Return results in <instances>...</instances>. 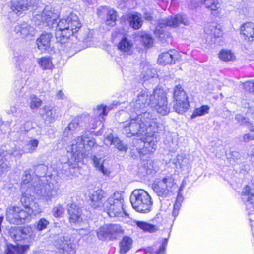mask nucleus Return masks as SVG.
Listing matches in <instances>:
<instances>
[{"mask_svg": "<svg viewBox=\"0 0 254 254\" xmlns=\"http://www.w3.org/2000/svg\"><path fill=\"white\" fill-rule=\"evenodd\" d=\"M179 58L178 53L175 50L162 53L159 55L158 62L159 64L166 65L175 63L176 60Z\"/></svg>", "mask_w": 254, "mask_h": 254, "instance_id": "5701e85b", "label": "nucleus"}, {"mask_svg": "<svg viewBox=\"0 0 254 254\" xmlns=\"http://www.w3.org/2000/svg\"><path fill=\"white\" fill-rule=\"evenodd\" d=\"M56 97L58 99H63L64 98L65 95H64V93L62 91L60 90L57 93Z\"/></svg>", "mask_w": 254, "mask_h": 254, "instance_id": "e2e57ef3", "label": "nucleus"}, {"mask_svg": "<svg viewBox=\"0 0 254 254\" xmlns=\"http://www.w3.org/2000/svg\"><path fill=\"white\" fill-rule=\"evenodd\" d=\"M21 192L22 195L20 201L22 204L26 209L34 208V209L39 210L38 205L34 202V196L32 195V193H33V195L35 194L38 197H40L41 199L43 200L41 196H38L33 191L30 190H25L24 192Z\"/></svg>", "mask_w": 254, "mask_h": 254, "instance_id": "6ab92c4d", "label": "nucleus"}, {"mask_svg": "<svg viewBox=\"0 0 254 254\" xmlns=\"http://www.w3.org/2000/svg\"><path fill=\"white\" fill-rule=\"evenodd\" d=\"M75 143L72 142L71 146L67 148L68 152H70L72 157L67 162L63 163L60 170L62 174L70 177L75 172L78 166V163L85 157L84 150L89 151L96 145L95 139L83 134L77 137L75 140Z\"/></svg>", "mask_w": 254, "mask_h": 254, "instance_id": "20e7f679", "label": "nucleus"}, {"mask_svg": "<svg viewBox=\"0 0 254 254\" xmlns=\"http://www.w3.org/2000/svg\"><path fill=\"white\" fill-rule=\"evenodd\" d=\"M13 31L22 38H31L36 34L35 28L26 22L16 25Z\"/></svg>", "mask_w": 254, "mask_h": 254, "instance_id": "f3484780", "label": "nucleus"}, {"mask_svg": "<svg viewBox=\"0 0 254 254\" xmlns=\"http://www.w3.org/2000/svg\"><path fill=\"white\" fill-rule=\"evenodd\" d=\"M173 98L174 99H188L186 92L180 84L176 85L174 87Z\"/></svg>", "mask_w": 254, "mask_h": 254, "instance_id": "4c0bfd02", "label": "nucleus"}, {"mask_svg": "<svg viewBox=\"0 0 254 254\" xmlns=\"http://www.w3.org/2000/svg\"><path fill=\"white\" fill-rule=\"evenodd\" d=\"M129 22L130 25L134 29H139L142 25V20L140 15L138 14L131 15L129 18Z\"/></svg>", "mask_w": 254, "mask_h": 254, "instance_id": "58836bf2", "label": "nucleus"}, {"mask_svg": "<svg viewBox=\"0 0 254 254\" xmlns=\"http://www.w3.org/2000/svg\"><path fill=\"white\" fill-rule=\"evenodd\" d=\"M111 109L108 106L103 105H98L96 109H94L95 116H98L97 119H94L93 123L90 125L91 129H94L97 128L98 125L101 124L104 120V116L107 115L109 111Z\"/></svg>", "mask_w": 254, "mask_h": 254, "instance_id": "aec40b11", "label": "nucleus"}, {"mask_svg": "<svg viewBox=\"0 0 254 254\" xmlns=\"http://www.w3.org/2000/svg\"><path fill=\"white\" fill-rule=\"evenodd\" d=\"M181 188H180L179 189V191L178 193V195H177L176 200V202H178L180 203H182V202L183 200V197L182 194L181 193Z\"/></svg>", "mask_w": 254, "mask_h": 254, "instance_id": "052dcab7", "label": "nucleus"}, {"mask_svg": "<svg viewBox=\"0 0 254 254\" xmlns=\"http://www.w3.org/2000/svg\"><path fill=\"white\" fill-rule=\"evenodd\" d=\"M32 173L33 171L30 169L24 171L22 177L21 191L32 190L41 196L43 200L47 202L51 201L57 194L58 187L52 181L50 177H41L40 179Z\"/></svg>", "mask_w": 254, "mask_h": 254, "instance_id": "7ed1b4c3", "label": "nucleus"}, {"mask_svg": "<svg viewBox=\"0 0 254 254\" xmlns=\"http://www.w3.org/2000/svg\"><path fill=\"white\" fill-rule=\"evenodd\" d=\"M7 113L8 114H16L17 115H21L22 111L18 108H17L16 106H12L10 107V109L6 111Z\"/></svg>", "mask_w": 254, "mask_h": 254, "instance_id": "5fc2aeb1", "label": "nucleus"}, {"mask_svg": "<svg viewBox=\"0 0 254 254\" xmlns=\"http://www.w3.org/2000/svg\"><path fill=\"white\" fill-rule=\"evenodd\" d=\"M64 212V208L62 205H58L53 209V215L55 217L61 216Z\"/></svg>", "mask_w": 254, "mask_h": 254, "instance_id": "3c124183", "label": "nucleus"}, {"mask_svg": "<svg viewBox=\"0 0 254 254\" xmlns=\"http://www.w3.org/2000/svg\"><path fill=\"white\" fill-rule=\"evenodd\" d=\"M181 206V203L175 202L174 205V209L179 210Z\"/></svg>", "mask_w": 254, "mask_h": 254, "instance_id": "338daca9", "label": "nucleus"}, {"mask_svg": "<svg viewBox=\"0 0 254 254\" xmlns=\"http://www.w3.org/2000/svg\"><path fill=\"white\" fill-rule=\"evenodd\" d=\"M251 140H253L251 134H246L243 136V140L245 142H248Z\"/></svg>", "mask_w": 254, "mask_h": 254, "instance_id": "680f3d73", "label": "nucleus"}, {"mask_svg": "<svg viewBox=\"0 0 254 254\" xmlns=\"http://www.w3.org/2000/svg\"><path fill=\"white\" fill-rule=\"evenodd\" d=\"M168 244V239L167 238H163L162 240L161 245L160 246V248H161V250H164L165 252L166 247Z\"/></svg>", "mask_w": 254, "mask_h": 254, "instance_id": "bf43d9fd", "label": "nucleus"}, {"mask_svg": "<svg viewBox=\"0 0 254 254\" xmlns=\"http://www.w3.org/2000/svg\"><path fill=\"white\" fill-rule=\"evenodd\" d=\"M181 24L185 26H189L190 24V21L184 15L177 14L170 16L159 21L154 33L163 42L165 38L170 36L169 32L168 31L169 29L171 27H177Z\"/></svg>", "mask_w": 254, "mask_h": 254, "instance_id": "39448f33", "label": "nucleus"}, {"mask_svg": "<svg viewBox=\"0 0 254 254\" xmlns=\"http://www.w3.org/2000/svg\"><path fill=\"white\" fill-rule=\"evenodd\" d=\"M153 99L151 102V107L159 114L165 116L170 112L166 95L164 90L156 88L153 93Z\"/></svg>", "mask_w": 254, "mask_h": 254, "instance_id": "1a4fd4ad", "label": "nucleus"}, {"mask_svg": "<svg viewBox=\"0 0 254 254\" xmlns=\"http://www.w3.org/2000/svg\"><path fill=\"white\" fill-rule=\"evenodd\" d=\"M142 42L145 47H150L153 44L152 38L148 34H143L141 36Z\"/></svg>", "mask_w": 254, "mask_h": 254, "instance_id": "603ef678", "label": "nucleus"}, {"mask_svg": "<svg viewBox=\"0 0 254 254\" xmlns=\"http://www.w3.org/2000/svg\"><path fill=\"white\" fill-rule=\"evenodd\" d=\"M210 107L208 105H202L199 108L195 109L191 116V119H194L197 116H203L208 113Z\"/></svg>", "mask_w": 254, "mask_h": 254, "instance_id": "ea45409f", "label": "nucleus"}, {"mask_svg": "<svg viewBox=\"0 0 254 254\" xmlns=\"http://www.w3.org/2000/svg\"><path fill=\"white\" fill-rule=\"evenodd\" d=\"M33 254H48L45 252L36 251V252H34Z\"/></svg>", "mask_w": 254, "mask_h": 254, "instance_id": "774afa93", "label": "nucleus"}, {"mask_svg": "<svg viewBox=\"0 0 254 254\" xmlns=\"http://www.w3.org/2000/svg\"><path fill=\"white\" fill-rule=\"evenodd\" d=\"M27 209V210L26 211L22 209V208L20 207V211L19 212L18 217H17L19 221L18 223H15L16 225H20L26 222L30 221L31 215L34 214L35 215L40 212V210L34 209V208Z\"/></svg>", "mask_w": 254, "mask_h": 254, "instance_id": "a878e982", "label": "nucleus"}, {"mask_svg": "<svg viewBox=\"0 0 254 254\" xmlns=\"http://www.w3.org/2000/svg\"><path fill=\"white\" fill-rule=\"evenodd\" d=\"M30 107L32 109H37L40 107L42 104V101L36 96L32 94L30 96Z\"/></svg>", "mask_w": 254, "mask_h": 254, "instance_id": "c03bdc74", "label": "nucleus"}, {"mask_svg": "<svg viewBox=\"0 0 254 254\" xmlns=\"http://www.w3.org/2000/svg\"><path fill=\"white\" fill-rule=\"evenodd\" d=\"M204 32L210 37L212 42L221 44L223 32L220 28L218 27L217 23L214 22L207 24L205 27Z\"/></svg>", "mask_w": 254, "mask_h": 254, "instance_id": "dca6fc26", "label": "nucleus"}, {"mask_svg": "<svg viewBox=\"0 0 254 254\" xmlns=\"http://www.w3.org/2000/svg\"><path fill=\"white\" fill-rule=\"evenodd\" d=\"M230 155L231 158L233 159L234 160H238L240 157L239 153L236 151H232Z\"/></svg>", "mask_w": 254, "mask_h": 254, "instance_id": "13d9d810", "label": "nucleus"}, {"mask_svg": "<svg viewBox=\"0 0 254 254\" xmlns=\"http://www.w3.org/2000/svg\"><path fill=\"white\" fill-rule=\"evenodd\" d=\"M175 187L174 179L170 176L158 179L153 185L154 192L160 198H166L170 195Z\"/></svg>", "mask_w": 254, "mask_h": 254, "instance_id": "9d476101", "label": "nucleus"}, {"mask_svg": "<svg viewBox=\"0 0 254 254\" xmlns=\"http://www.w3.org/2000/svg\"><path fill=\"white\" fill-rule=\"evenodd\" d=\"M251 131H254V127L253 125L250 123L249 120L248 122L244 125Z\"/></svg>", "mask_w": 254, "mask_h": 254, "instance_id": "0e129e2a", "label": "nucleus"}, {"mask_svg": "<svg viewBox=\"0 0 254 254\" xmlns=\"http://www.w3.org/2000/svg\"><path fill=\"white\" fill-rule=\"evenodd\" d=\"M29 249V245H11L8 247L5 254H25Z\"/></svg>", "mask_w": 254, "mask_h": 254, "instance_id": "2f4dec72", "label": "nucleus"}, {"mask_svg": "<svg viewBox=\"0 0 254 254\" xmlns=\"http://www.w3.org/2000/svg\"><path fill=\"white\" fill-rule=\"evenodd\" d=\"M31 8L33 11L32 20L36 24L46 23V26L49 29L55 28V37L59 49L64 51L69 48L71 45L69 42V37L81 27L78 16L71 13L67 18H63L57 22L58 12H53L50 7H45L43 3H37L36 0L14 1L11 3V10L17 16Z\"/></svg>", "mask_w": 254, "mask_h": 254, "instance_id": "f257e3e1", "label": "nucleus"}, {"mask_svg": "<svg viewBox=\"0 0 254 254\" xmlns=\"http://www.w3.org/2000/svg\"><path fill=\"white\" fill-rule=\"evenodd\" d=\"M14 60L17 68L21 71L30 73L32 69V64L28 57L14 51L13 53Z\"/></svg>", "mask_w": 254, "mask_h": 254, "instance_id": "2eb2a0df", "label": "nucleus"}, {"mask_svg": "<svg viewBox=\"0 0 254 254\" xmlns=\"http://www.w3.org/2000/svg\"><path fill=\"white\" fill-rule=\"evenodd\" d=\"M96 233L100 240L113 241L123 235L124 230L119 224H108L100 227Z\"/></svg>", "mask_w": 254, "mask_h": 254, "instance_id": "6e6552de", "label": "nucleus"}, {"mask_svg": "<svg viewBox=\"0 0 254 254\" xmlns=\"http://www.w3.org/2000/svg\"><path fill=\"white\" fill-rule=\"evenodd\" d=\"M9 234L16 242L31 243L35 239L36 232L32 227L27 226L21 228H11L9 230Z\"/></svg>", "mask_w": 254, "mask_h": 254, "instance_id": "9b49d317", "label": "nucleus"}, {"mask_svg": "<svg viewBox=\"0 0 254 254\" xmlns=\"http://www.w3.org/2000/svg\"><path fill=\"white\" fill-rule=\"evenodd\" d=\"M37 62L40 67L44 70L50 69L52 66V62L49 58L42 57L39 58Z\"/></svg>", "mask_w": 254, "mask_h": 254, "instance_id": "79ce46f5", "label": "nucleus"}, {"mask_svg": "<svg viewBox=\"0 0 254 254\" xmlns=\"http://www.w3.org/2000/svg\"><path fill=\"white\" fill-rule=\"evenodd\" d=\"M14 147H12L11 149L8 150L7 154L13 155L15 157L19 158L23 154L24 151L19 147L16 146L14 144Z\"/></svg>", "mask_w": 254, "mask_h": 254, "instance_id": "8fccbe9b", "label": "nucleus"}, {"mask_svg": "<svg viewBox=\"0 0 254 254\" xmlns=\"http://www.w3.org/2000/svg\"><path fill=\"white\" fill-rule=\"evenodd\" d=\"M47 169V166L43 164L34 166L35 176H37V177H39L40 179H41V177H45L44 175L46 174ZM49 177L51 178L50 176Z\"/></svg>", "mask_w": 254, "mask_h": 254, "instance_id": "49530a36", "label": "nucleus"}, {"mask_svg": "<svg viewBox=\"0 0 254 254\" xmlns=\"http://www.w3.org/2000/svg\"><path fill=\"white\" fill-rule=\"evenodd\" d=\"M69 221L71 223H79L82 221V210L75 204H71L68 208Z\"/></svg>", "mask_w": 254, "mask_h": 254, "instance_id": "b1692460", "label": "nucleus"}, {"mask_svg": "<svg viewBox=\"0 0 254 254\" xmlns=\"http://www.w3.org/2000/svg\"><path fill=\"white\" fill-rule=\"evenodd\" d=\"M117 12L114 10H109L107 17V25L111 26H114L117 19Z\"/></svg>", "mask_w": 254, "mask_h": 254, "instance_id": "a18cd8bd", "label": "nucleus"}, {"mask_svg": "<svg viewBox=\"0 0 254 254\" xmlns=\"http://www.w3.org/2000/svg\"><path fill=\"white\" fill-rule=\"evenodd\" d=\"M106 192L103 190L98 189L90 193V205L94 209L103 208L104 204V199L106 197Z\"/></svg>", "mask_w": 254, "mask_h": 254, "instance_id": "a211bd4d", "label": "nucleus"}, {"mask_svg": "<svg viewBox=\"0 0 254 254\" xmlns=\"http://www.w3.org/2000/svg\"><path fill=\"white\" fill-rule=\"evenodd\" d=\"M203 2L206 7L211 11L216 10L221 6L218 0H203Z\"/></svg>", "mask_w": 254, "mask_h": 254, "instance_id": "37998d69", "label": "nucleus"}, {"mask_svg": "<svg viewBox=\"0 0 254 254\" xmlns=\"http://www.w3.org/2000/svg\"><path fill=\"white\" fill-rule=\"evenodd\" d=\"M179 211V210L173 209V210L172 212V215L175 218L178 215Z\"/></svg>", "mask_w": 254, "mask_h": 254, "instance_id": "69168bd1", "label": "nucleus"}, {"mask_svg": "<svg viewBox=\"0 0 254 254\" xmlns=\"http://www.w3.org/2000/svg\"><path fill=\"white\" fill-rule=\"evenodd\" d=\"M132 241L128 236H125L120 243V253L121 254H125L127 253L131 248Z\"/></svg>", "mask_w": 254, "mask_h": 254, "instance_id": "72a5a7b5", "label": "nucleus"}, {"mask_svg": "<svg viewBox=\"0 0 254 254\" xmlns=\"http://www.w3.org/2000/svg\"><path fill=\"white\" fill-rule=\"evenodd\" d=\"M175 102L174 104L173 108L174 110L180 114H182L188 110L190 107L189 102L188 99H174Z\"/></svg>", "mask_w": 254, "mask_h": 254, "instance_id": "c756f323", "label": "nucleus"}, {"mask_svg": "<svg viewBox=\"0 0 254 254\" xmlns=\"http://www.w3.org/2000/svg\"><path fill=\"white\" fill-rule=\"evenodd\" d=\"M135 223L138 227L144 231L153 233L158 230V228L156 226L145 222L136 221Z\"/></svg>", "mask_w": 254, "mask_h": 254, "instance_id": "e433bc0d", "label": "nucleus"}, {"mask_svg": "<svg viewBox=\"0 0 254 254\" xmlns=\"http://www.w3.org/2000/svg\"><path fill=\"white\" fill-rule=\"evenodd\" d=\"M92 160L95 167L101 172H102L104 175H109L110 172L108 169L106 168L103 166V163L105 161V159L102 157H99L94 155L93 156Z\"/></svg>", "mask_w": 254, "mask_h": 254, "instance_id": "473e14b6", "label": "nucleus"}, {"mask_svg": "<svg viewBox=\"0 0 254 254\" xmlns=\"http://www.w3.org/2000/svg\"><path fill=\"white\" fill-rule=\"evenodd\" d=\"M118 47L121 52L127 55H130L132 53L133 44L127 38H123L119 43Z\"/></svg>", "mask_w": 254, "mask_h": 254, "instance_id": "c85d7f7f", "label": "nucleus"}, {"mask_svg": "<svg viewBox=\"0 0 254 254\" xmlns=\"http://www.w3.org/2000/svg\"><path fill=\"white\" fill-rule=\"evenodd\" d=\"M39 144V141L36 139H31L25 145V149L28 153L34 152Z\"/></svg>", "mask_w": 254, "mask_h": 254, "instance_id": "de8ad7c7", "label": "nucleus"}, {"mask_svg": "<svg viewBox=\"0 0 254 254\" xmlns=\"http://www.w3.org/2000/svg\"><path fill=\"white\" fill-rule=\"evenodd\" d=\"M240 33L243 34L249 41H253L254 37V23L247 22L244 23L240 27Z\"/></svg>", "mask_w": 254, "mask_h": 254, "instance_id": "cd10ccee", "label": "nucleus"}, {"mask_svg": "<svg viewBox=\"0 0 254 254\" xmlns=\"http://www.w3.org/2000/svg\"><path fill=\"white\" fill-rule=\"evenodd\" d=\"M40 114L46 123L54 122L58 118L56 109L51 106H45L40 109Z\"/></svg>", "mask_w": 254, "mask_h": 254, "instance_id": "412c9836", "label": "nucleus"}, {"mask_svg": "<svg viewBox=\"0 0 254 254\" xmlns=\"http://www.w3.org/2000/svg\"><path fill=\"white\" fill-rule=\"evenodd\" d=\"M53 34L51 32H43L36 40L38 48L42 52H44L50 47Z\"/></svg>", "mask_w": 254, "mask_h": 254, "instance_id": "4be33fe9", "label": "nucleus"}, {"mask_svg": "<svg viewBox=\"0 0 254 254\" xmlns=\"http://www.w3.org/2000/svg\"><path fill=\"white\" fill-rule=\"evenodd\" d=\"M242 199L246 205H251L254 207V186L247 185L242 192Z\"/></svg>", "mask_w": 254, "mask_h": 254, "instance_id": "393cba45", "label": "nucleus"}, {"mask_svg": "<svg viewBox=\"0 0 254 254\" xmlns=\"http://www.w3.org/2000/svg\"><path fill=\"white\" fill-rule=\"evenodd\" d=\"M219 58L224 61H233L235 59V56L233 52L230 50H222L219 53Z\"/></svg>", "mask_w": 254, "mask_h": 254, "instance_id": "a19ab883", "label": "nucleus"}, {"mask_svg": "<svg viewBox=\"0 0 254 254\" xmlns=\"http://www.w3.org/2000/svg\"><path fill=\"white\" fill-rule=\"evenodd\" d=\"M31 127L30 122H22L19 119L17 120L10 129L9 132L10 138L14 141L22 140L24 138L25 132L28 131Z\"/></svg>", "mask_w": 254, "mask_h": 254, "instance_id": "4468645a", "label": "nucleus"}, {"mask_svg": "<svg viewBox=\"0 0 254 254\" xmlns=\"http://www.w3.org/2000/svg\"><path fill=\"white\" fill-rule=\"evenodd\" d=\"M235 119L241 125H244L248 122V119L244 117L242 114H237L235 117Z\"/></svg>", "mask_w": 254, "mask_h": 254, "instance_id": "6e6d98bb", "label": "nucleus"}, {"mask_svg": "<svg viewBox=\"0 0 254 254\" xmlns=\"http://www.w3.org/2000/svg\"><path fill=\"white\" fill-rule=\"evenodd\" d=\"M107 140L110 142V144H114L119 150L125 152L127 150V145L123 143L118 137L109 136Z\"/></svg>", "mask_w": 254, "mask_h": 254, "instance_id": "c9c22d12", "label": "nucleus"}, {"mask_svg": "<svg viewBox=\"0 0 254 254\" xmlns=\"http://www.w3.org/2000/svg\"><path fill=\"white\" fill-rule=\"evenodd\" d=\"M54 246L62 254H74L76 252L74 239L69 235L58 237L54 242Z\"/></svg>", "mask_w": 254, "mask_h": 254, "instance_id": "ddd939ff", "label": "nucleus"}, {"mask_svg": "<svg viewBox=\"0 0 254 254\" xmlns=\"http://www.w3.org/2000/svg\"><path fill=\"white\" fill-rule=\"evenodd\" d=\"M137 116L123 123L122 132L127 137L137 136L140 139L132 141L133 147L141 154L153 152L157 148L155 133L163 128L159 120L150 112L136 114Z\"/></svg>", "mask_w": 254, "mask_h": 254, "instance_id": "f03ea898", "label": "nucleus"}, {"mask_svg": "<svg viewBox=\"0 0 254 254\" xmlns=\"http://www.w3.org/2000/svg\"><path fill=\"white\" fill-rule=\"evenodd\" d=\"M5 153L0 151V174L7 172L10 168V162L5 158Z\"/></svg>", "mask_w": 254, "mask_h": 254, "instance_id": "f704fd0d", "label": "nucleus"}, {"mask_svg": "<svg viewBox=\"0 0 254 254\" xmlns=\"http://www.w3.org/2000/svg\"><path fill=\"white\" fill-rule=\"evenodd\" d=\"M244 88L246 91L254 93V81L245 82L244 84Z\"/></svg>", "mask_w": 254, "mask_h": 254, "instance_id": "864d4df0", "label": "nucleus"}, {"mask_svg": "<svg viewBox=\"0 0 254 254\" xmlns=\"http://www.w3.org/2000/svg\"><path fill=\"white\" fill-rule=\"evenodd\" d=\"M81 119L79 117L74 119L68 125L64 132V137H68L70 134H72L73 132L78 129L80 127Z\"/></svg>", "mask_w": 254, "mask_h": 254, "instance_id": "7c9ffc66", "label": "nucleus"}, {"mask_svg": "<svg viewBox=\"0 0 254 254\" xmlns=\"http://www.w3.org/2000/svg\"><path fill=\"white\" fill-rule=\"evenodd\" d=\"M124 199L120 192H116L110 196L103 204V209L110 217L123 216L125 214L123 208Z\"/></svg>", "mask_w": 254, "mask_h": 254, "instance_id": "0eeeda50", "label": "nucleus"}, {"mask_svg": "<svg viewBox=\"0 0 254 254\" xmlns=\"http://www.w3.org/2000/svg\"><path fill=\"white\" fill-rule=\"evenodd\" d=\"M49 225V222L45 218H41L35 224V228L38 231L46 229Z\"/></svg>", "mask_w": 254, "mask_h": 254, "instance_id": "09e8293b", "label": "nucleus"}, {"mask_svg": "<svg viewBox=\"0 0 254 254\" xmlns=\"http://www.w3.org/2000/svg\"><path fill=\"white\" fill-rule=\"evenodd\" d=\"M149 252L150 254H165V252L164 250L161 251V248L155 249L153 247L149 248Z\"/></svg>", "mask_w": 254, "mask_h": 254, "instance_id": "4d7b16f0", "label": "nucleus"}, {"mask_svg": "<svg viewBox=\"0 0 254 254\" xmlns=\"http://www.w3.org/2000/svg\"><path fill=\"white\" fill-rule=\"evenodd\" d=\"M20 207L9 206L6 210V219L11 224H15L19 221L18 217Z\"/></svg>", "mask_w": 254, "mask_h": 254, "instance_id": "bb28decb", "label": "nucleus"}, {"mask_svg": "<svg viewBox=\"0 0 254 254\" xmlns=\"http://www.w3.org/2000/svg\"><path fill=\"white\" fill-rule=\"evenodd\" d=\"M153 99V94L146 89L142 90L137 95L136 99L134 100L130 104V112L135 114L144 112V108L149 106H151V102Z\"/></svg>", "mask_w": 254, "mask_h": 254, "instance_id": "f8f14e48", "label": "nucleus"}, {"mask_svg": "<svg viewBox=\"0 0 254 254\" xmlns=\"http://www.w3.org/2000/svg\"><path fill=\"white\" fill-rule=\"evenodd\" d=\"M130 201L136 211L147 213L151 211L153 202L149 194L142 189L135 190L132 192Z\"/></svg>", "mask_w": 254, "mask_h": 254, "instance_id": "423d86ee", "label": "nucleus"}]
</instances>
